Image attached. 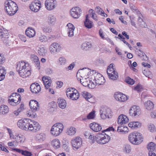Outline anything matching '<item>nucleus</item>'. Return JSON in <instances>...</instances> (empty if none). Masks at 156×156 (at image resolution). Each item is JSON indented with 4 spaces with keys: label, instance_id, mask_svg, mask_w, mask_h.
Returning a JSON list of instances; mask_svg holds the SVG:
<instances>
[{
    "label": "nucleus",
    "instance_id": "obj_1",
    "mask_svg": "<svg viewBox=\"0 0 156 156\" xmlns=\"http://www.w3.org/2000/svg\"><path fill=\"white\" fill-rule=\"evenodd\" d=\"M4 8L6 12L11 16L15 14L18 10L16 4L11 0H7L5 2Z\"/></svg>",
    "mask_w": 156,
    "mask_h": 156
},
{
    "label": "nucleus",
    "instance_id": "obj_2",
    "mask_svg": "<svg viewBox=\"0 0 156 156\" xmlns=\"http://www.w3.org/2000/svg\"><path fill=\"white\" fill-rule=\"evenodd\" d=\"M129 140L132 144L137 145L141 143L143 141L142 134L139 133H132L129 136Z\"/></svg>",
    "mask_w": 156,
    "mask_h": 156
},
{
    "label": "nucleus",
    "instance_id": "obj_3",
    "mask_svg": "<svg viewBox=\"0 0 156 156\" xmlns=\"http://www.w3.org/2000/svg\"><path fill=\"white\" fill-rule=\"evenodd\" d=\"M110 139V137L108 134H104V133H98L95 136V141L99 144H105L108 142Z\"/></svg>",
    "mask_w": 156,
    "mask_h": 156
},
{
    "label": "nucleus",
    "instance_id": "obj_4",
    "mask_svg": "<svg viewBox=\"0 0 156 156\" xmlns=\"http://www.w3.org/2000/svg\"><path fill=\"white\" fill-rule=\"evenodd\" d=\"M16 69L20 76H23V72L30 70L28 64L24 61L19 62L17 64Z\"/></svg>",
    "mask_w": 156,
    "mask_h": 156
},
{
    "label": "nucleus",
    "instance_id": "obj_5",
    "mask_svg": "<svg viewBox=\"0 0 156 156\" xmlns=\"http://www.w3.org/2000/svg\"><path fill=\"white\" fill-rule=\"evenodd\" d=\"M21 100L20 95L18 93H13L9 97L8 102L12 106H15L19 104Z\"/></svg>",
    "mask_w": 156,
    "mask_h": 156
},
{
    "label": "nucleus",
    "instance_id": "obj_6",
    "mask_svg": "<svg viewBox=\"0 0 156 156\" xmlns=\"http://www.w3.org/2000/svg\"><path fill=\"white\" fill-rule=\"evenodd\" d=\"M114 64H111L108 67L107 70V74L109 78L113 80H116L118 78L117 72L113 67Z\"/></svg>",
    "mask_w": 156,
    "mask_h": 156
},
{
    "label": "nucleus",
    "instance_id": "obj_7",
    "mask_svg": "<svg viewBox=\"0 0 156 156\" xmlns=\"http://www.w3.org/2000/svg\"><path fill=\"white\" fill-rule=\"evenodd\" d=\"M63 124L60 123H57L54 124L51 130V133L54 136L59 135L62 132L63 129Z\"/></svg>",
    "mask_w": 156,
    "mask_h": 156
},
{
    "label": "nucleus",
    "instance_id": "obj_8",
    "mask_svg": "<svg viewBox=\"0 0 156 156\" xmlns=\"http://www.w3.org/2000/svg\"><path fill=\"white\" fill-rule=\"evenodd\" d=\"M100 116L102 119H110L112 117V111L109 108L102 107L100 109Z\"/></svg>",
    "mask_w": 156,
    "mask_h": 156
},
{
    "label": "nucleus",
    "instance_id": "obj_9",
    "mask_svg": "<svg viewBox=\"0 0 156 156\" xmlns=\"http://www.w3.org/2000/svg\"><path fill=\"white\" fill-rule=\"evenodd\" d=\"M66 94L68 98L73 100H77L80 96V94L78 91L74 90L73 88L68 89L66 91Z\"/></svg>",
    "mask_w": 156,
    "mask_h": 156
},
{
    "label": "nucleus",
    "instance_id": "obj_10",
    "mask_svg": "<svg viewBox=\"0 0 156 156\" xmlns=\"http://www.w3.org/2000/svg\"><path fill=\"white\" fill-rule=\"evenodd\" d=\"M29 119H22L17 122V125L20 129L25 130H28L29 126L30 121Z\"/></svg>",
    "mask_w": 156,
    "mask_h": 156
},
{
    "label": "nucleus",
    "instance_id": "obj_11",
    "mask_svg": "<svg viewBox=\"0 0 156 156\" xmlns=\"http://www.w3.org/2000/svg\"><path fill=\"white\" fill-rule=\"evenodd\" d=\"M84 69L79 70L77 73V76H80L82 79H80V83L85 87H88L89 85V78L88 77L84 78L83 74L85 73V71L83 70Z\"/></svg>",
    "mask_w": 156,
    "mask_h": 156
},
{
    "label": "nucleus",
    "instance_id": "obj_12",
    "mask_svg": "<svg viewBox=\"0 0 156 156\" xmlns=\"http://www.w3.org/2000/svg\"><path fill=\"white\" fill-rule=\"evenodd\" d=\"M42 81L47 91L50 94H54V92L53 89L50 88H48L51 84V81L50 78L47 76H43L42 78Z\"/></svg>",
    "mask_w": 156,
    "mask_h": 156
},
{
    "label": "nucleus",
    "instance_id": "obj_13",
    "mask_svg": "<svg viewBox=\"0 0 156 156\" xmlns=\"http://www.w3.org/2000/svg\"><path fill=\"white\" fill-rule=\"evenodd\" d=\"M28 130L33 132H37L41 129V126L37 122L33 120H30L29 126Z\"/></svg>",
    "mask_w": 156,
    "mask_h": 156
},
{
    "label": "nucleus",
    "instance_id": "obj_14",
    "mask_svg": "<svg viewBox=\"0 0 156 156\" xmlns=\"http://www.w3.org/2000/svg\"><path fill=\"white\" fill-rule=\"evenodd\" d=\"M61 48V46L59 44L54 43L50 45L49 50L51 54L55 55L60 52Z\"/></svg>",
    "mask_w": 156,
    "mask_h": 156
},
{
    "label": "nucleus",
    "instance_id": "obj_15",
    "mask_svg": "<svg viewBox=\"0 0 156 156\" xmlns=\"http://www.w3.org/2000/svg\"><path fill=\"white\" fill-rule=\"evenodd\" d=\"M30 9L35 12H37L41 7V2L37 0H35L29 5Z\"/></svg>",
    "mask_w": 156,
    "mask_h": 156
},
{
    "label": "nucleus",
    "instance_id": "obj_16",
    "mask_svg": "<svg viewBox=\"0 0 156 156\" xmlns=\"http://www.w3.org/2000/svg\"><path fill=\"white\" fill-rule=\"evenodd\" d=\"M129 113L132 117H135L138 116L140 113V108L138 106L133 105L130 108Z\"/></svg>",
    "mask_w": 156,
    "mask_h": 156
},
{
    "label": "nucleus",
    "instance_id": "obj_17",
    "mask_svg": "<svg viewBox=\"0 0 156 156\" xmlns=\"http://www.w3.org/2000/svg\"><path fill=\"white\" fill-rule=\"evenodd\" d=\"M82 142L81 138L77 136L73 139L71 140V144L73 147L78 149L81 147Z\"/></svg>",
    "mask_w": 156,
    "mask_h": 156
},
{
    "label": "nucleus",
    "instance_id": "obj_18",
    "mask_svg": "<svg viewBox=\"0 0 156 156\" xmlns=\"http://www.w3.org/2000/svg\"><path fill=\"white\" fill-rule=\"evenodd\" d=\"M81 12V9L79 7H76L71 9L70 14L71 16L74 18L77 19L80 16Z\"/></svg>",
    "mask_w": 156,
    "mask_h": 156
},
{
    "label": "nucleus",
    "instance_id": "obj_19",
    "mask_svg": "<svg viewBox=\"0 0 156 156\" xmlns=\"http://www.w3.org/2000/svg\"><path fill=\"white\" fill-rule=\"evenodd\" d=\"M56 0H46L45 2V7L49 10L53 9L56 7Z\"/></svg>",
    "mask_w": 156,
    "mask_h": 156
},
{
    "label": "nucleus",
    "instance_id": "obj_20",
    "mask_svg": "<svg viewBox=\"0 0 156 156\" xmlns=\"http://www.w3.org/2000/svg\"><path fill=\"white\" fill-rule=\"evenodd\" d=\"M115 99L119 101L124 102L128 100L127 97L121 93L116 92L114 94Z\"/></svg>",
    "mask_w": 156,
    "mask_h": 156
},
{
    "label": "nucleus",
    "instance_id": "obj_21",
    "mask_svg": "<svg viewBox=\"0 0 156 156\" xmlns=\"http://www.w3.org/2000/svg\"><path fill=\"white\" fill-rule=\"evenodd\" d=\"M94 80L95 83L98 85L103 84L105 82L104 78L100 73H98L94 76Z\"/></svg>",
    "mask_w": 156,
    "mask_h": 156
},
{
    "label": "nucleus",
    "instance_id": "obj_22",
    "mask_svg": "<svg viewBox=\"0 0 156 156\" xmlns=\"http://www.w3.org/2000/svg\"><path fill=\"white\" fill-rule=\"evenodd\" d=\"M29 106L32 111L35 112L39 109V105L38 102L34 100L30 101Z\"/></svg>",
    "mask_w": 156,
    "mask_h": 156
},
{
    "label": "nucleus",
    "instance_id": "obj_23",
    "mask_svg": "<svg viewBox=\"0 0 156 156\" xmlns=\"http://www.w3.org/2000/svg\"><path fill=\"white\" fill-rule=\"evenodd\" d=\"M30 90L32 93L37 94L41 91V87L39 84L36 83H33L30 87Z\"/></svg>",
    "mask_w": 156,
    "mask_h": 156
},
{
    "label": "nucleus",
    "instance_id": "obj_24",
    "mask_svg": "<svg viewBox=\"0 0 156 156\" xmlns=\"http://www.w3.org/2000/svg\"><path fill=\"white\" fill-rule=\"evenodd\" d=\"M128 118L125 115H120L118 119V122L119 124H124L128 122Z\"/></svg>",
    "mask_w": 156,
    "mask_h": 156
},
{
    "label": "nucleus",
    "instance_id": "obj_25",
    "mask_svg": "<svg viewBox=\"0 0 156 156\" xmlns=\"http://www.w3.org/2000/svg\"><path fill=\"white\" fill-rule=\"evenodd\" d=\"M31 59L34 64L36 68L38 69H40V62L38 57L35 55H32L31 56Z\"/></svg>",
    "mask_w": 156,
    "mask_h": 156
},
{
    "label": "nucleus",
    "instance_id": "obj_26",
    "mask_svg": "<svg viewBox=\"0 0 156 156\" xmlns=\"http://www.w3.org/2000/svg\"><path fill=\"white\" fill-rule=\"evenodd\" d=\"M16 143L18 144H21L24 143L25 140L26 138L24 136L21 134H19L17 135H15L14 139Z\"/></svg>",
    "mask_w": 156,
    "mask_h": 156
},
{
    "label": "nucleus",
    "instance_id": "obj_27",
    "mask_svg": "<svg viewBox=\"0 0 156 156\" xmlns=\"http://www.w3.org/2000/svg\"><path fill=\"white\" fill-rule=\"evenodd\" d=\"M93 46L92 43L90 42H85L81 45V48L84 51H87L91 48Z\"/></svg>",
    "mask_w": 156,
    "mask_h": 156
},
{
    "label": "nucleus",
    "instance_id": "obj_28",
    "mask_svg": "<svg viewBox=\"0 0 156 156\" xmlns=\"http://www.w3.org/2000/svg\"><path fill=\"white\" fill-rule=\"evenodd\" d=\"M149 154L156 152V144L153 142H151L147 146Z\"/></svg>",
    "mask_w": 156,
    "mask_h": 156
},
{
    "label": "nucleus",
    "instance_id": "obj_29",
    "mask_svg": "<svg viewBox=\"0 0 156 156\" xmlns=\"http://www.w3.org/2000/svg\"><path fill=\"white\" fill-rule=\"evenodd\" d=\"M90 126L92 130L96 132L99 131L101 129V126L95 122L90 123Z\"/></svg>",
    "mask_w": 156,
    "mask_h": 156
},
{
    "label": "nucleus",
    "instance_id": "obj_30",
    "mask_svg": "<svg viewBox=\"0 0 156 156\" xmlns=\"http://www.w3.org/2000/svg\"><path fill=\"white\" fill-rule=\"evenodd\" d=\"M81 94L83 97L89 102L91 103L94 102L92 101L93 98L90 93L86 91H84L81 93Z\"/></svg>",
    "mask_w": 156,
    "mask_h": 156
},
{
    "label": "nucleus",
    "instance_id": "obj_31",
    "mask_svg": "<svg viewBox=\"0 0 156 156\" xmlns=\"http://www.w3.org/2000/svg\"><path fill=\"white\" fill-rule=\"evenodd\" d=\"M26 35L30 38L32 37L35 35V31L32 28L28 27L25 31Z\"/></svg>",
    "mask_w": 156,
    "mask_h": 156
},
{
    "label": "nucleus",
    "instance_id": "obj_32",
    "mask_svg": "<svg viewBox=\"0 0 156 156\" xmlns=\"http://www.w3.org/2000/svg\"><path fill=\"white\" fill-rule=\"evenodd\" d=\"M68 27V34L69 37H71L73 35V31L75 27L73 25L70 23H68L67 25Z\"/></svg>",
    "mask_w": 156,
    "mask_h": 156
},
{
    "label": "nucleus",
    "instance_id": "obj_33",
    "mask_svg": "<svg viewBox=\"0 0 156 156\" xmlns=\"http://www.w3.org/2000/svg\"><path fill=\"white\" fill-rule=\"evenodd\" d=\"M141 125V123L139 122H131L128 124L129 127L132 129L139 128Z\"/></svg>",
    "mask_w": 156,
    "mask_h": 156
},
{
    "label": "nucleus",
    "instance_id": "obj_34",
    "mask_svg": "<svg viewBox=\"0 0 156 156\" xmlns=\"http://www.w3.org/2000/svg\"><path fill=\"white\" fill-rule=\"evenodd\" d=\"M9 112L8 107L4 105H2L0 106V113L3 115L7 114Z\"/></svg>",
    "mask_w": 156,
    "mask_h": 156
},
{
    "label": "nucleus",
    "instance_id": "obj_35",
    "mask_svg": "<svg viewBox=\"0 0 156 156\" xmlns=\"http://www.w3.org/2000/svg\"><path fill=\"white\" fill-rule=\"evenodd\" d=\"M57 103L59 107L62 109H64L66 107V100L64 99L58 98Z\"/></svg>",
    "mask_w": 156,
    "mask_h": 156
},
{
    "label": "nucleus",
    "instance_id": "obj_36",
    "mask_svg": "<svg viewBox=\"0 0 156 156\" xmlns=\"http://www.w3.org/2000/svg\"><path fill=\"white\" fill-rule=\"evenodd\" d=\"M6 74V70L5 68L2 66H0V81L5 79Z\"/></svg>",
    "mask_w": 156,
    "mask_h": 156
},
{
    "label": "nucleus",
    "instance_id": "obj_37",
    "mask_svg": "<svg viewBox=\"0 0 156 156\" xmlns=\"http://www.w3.org/2000/svg\"><path fill=\"white\" fill-rule=\"evenodd\" d=\"M51 144L53 147L55 149L58 148L60 146V142L59 140L56 139L52 140Z\"/></svg>",
    "mask_w": 156,
    "mask_h": 156
},
{
    "label": "nucleus",
    "instance_id": "obj_38",
    "mask_svg": "<svg viewBox=\"0 0 156 156\" xmlns=\"http://www.w3.org/2000/svg\"><path fill=\"white\" fill-rule=\"evenodd\" d=\"M85 26L87 28L90 29L93 27L92 22L88 19V15L86 16V20L84 22Z\"/></svg>",
    "mask_w": 156,
    "mask_h": 156
},
{
    "label": "nucleus",
    "instance_id": "obj_39",
    "mask_svg": "<svg viewBox=\"0 0 156 156\" xmlns=\"http://www.w3.org/2000/svg\"><path fill=\"white\" fill-rule=\"evenodd\" d=\"M145 106L146 109L148 110H150L153 109L154 107V105L153 103L150 100L147 101L144 104Z\"/></svg>",
    "mask_w": 156,
    "mask_h": 156
},
{
    "label": "nucleus",
    "instance_id": "obj_40",
    "mask_svg": "<svg viewBox=\"0 0 156 156\" xmlns=\"http://www.w3.org/2000/svg\"><path fill=\"white\" fill-rule=\"evenodd\" d=\"M8 31L4 29H2L0 28V38H8Z\"/></svg>",
    "mask_w": 156,
    "mask_h": 156
},
{
    "label": "nucleus",
    "instance_id": "obj_41",
    "mask_svg": "<svg viewBox=\"0 0 156 156\" xmlns=\"http://www.w3.org/2000/svg\"><path fill=\"white\" fill-rule=\"evenodd\" d=\"M48 23L51 24H54L56 22V18L52 14L49 15L48 17Z\"/></svg>",
    "mask_w": 156,
    "mask_h": 156
},
{
    "label": "nucleus",
    "instance_id": "obj_42",
    "mask_svg": "<svg viewBox=\"0 0 156 156\" xmlns=\"http://www.w3.org/2000/svg\"><path fill=\"white\" fill-rule=\"evenodd\" d=\"M67 60L66 58L63 56L60 57L58 61V64L60 66L64 65L66 63Z\"/></svg>",
    "mask_w": 156,
    "mask_h": 156
},
{
    "label": "nucleus",
    "instance_id": "obj_43",
    "mask_svg": "<svg viewBox=\"0 0 156 156\" xmlns=\"http://www.w3.org/2000/svg\"><path fill=\"white\" fill-rule=\"evenodd\" d=\"M76 131V129L75 128L71 127L68 129L66 133L69 136H73L75 134Z\"/></svg>",
    "mask_w": 156,
    "mask_h": 156
},
{
    "label": "nucleus",
    "instance_id": "obj_44",
    "mask_svg": "<svg viewBox=\"0 0 156 156\" xmlns=\"http://www.w3.org/2000/svg\"><path fill=\"white\" fill-rule=\"evenodd\" d=\"M95 10L96 12L98 14L101 15L104 17H106L105 15L106 16V17L107 16V14L104 13L103 11L99 6L96 7L95 9Z\"/></svg>",
    "mask_w": 156,
    "mask_h": 156
},
{
    "label": "nucleus",
    "instance_id": "obj_45",
    "mask_svg": "<svg viewBox=\"0 0 156 156\" xmlns=\"http://www.w3.org/2000/svg\"><path fill=\"white\" fill-rule=\"evenodd\" d=\"M38 53L41 55H45L47 53V50L43 47H41L39 48L37 50Z\"/></svg>",
    "mask_w": 156,
    "mask_h": 156
},
{
    "label": "nucleus",
    "instance_id": "obj_46",
    "mask_svg": "<svg viewBox=\"0 0 156 156\" xmlns=\"http://www.w3.org/2000/svg\"><path fill=\"white\" fill-rule=\"evenodd\" d=\"M123 151L126 153H129L131 151V147L128 144L124 145L123 148Z\"/></svg>",
    "mask_w": 156,
    "mask_h": 156
},
{
    "label": "nucleus",
    "instance_id": "obj_47",
    "mask_svg": "<svg viewBox=\"0 0 156 156\" xmlns=\"http://www.w3.org/2000/svg\"><path fill=\"white\" fill-rule=\"evenodd\" d=\"M45 135L42 133L37 134L36 136V139L38 140L43 141L45 139Z\"/></svg>",
    "mask_w": 156,
    "mask_h": 156
},
{
    "label": "nucleus",
    "instance_id": "obj_48",
    "mask_svg": "<svg viewBox=\"0 0 156 156\" xmlns=\"http://www.w3.org/2000/svg\"><path fill=\"white\" fill-rule=\"evenodd\" d=\"M56 104L54 102H51L49 103V108L48 110L49 111L53 112L55 109L56 108Z\"/></svg>",
    "mask_w": 156,
    "mask_h": 156
},
{
    "label": "nucleus",
    "instance_id": "obj_49",
    "mask_svg": "<svg viewBox=\"0 0 156 156\" xmlns=\"http://www.w3.org/2000/svg\"><path fill=\"white\" fill-rule=\"evenodd\" d=\"M126 82L130 85H132L135 83V81L129 77H127L125 79Z\"/></svg>",
    "mask_w": 156,
    "mask_h": 156
},
{
    "label": "nucleus",
    "instance_id": "obj_50",
    "mask_svg": "<svg viewBox=\"0 0 156 156\" xmlns=\"http://www.w3.org/2000/svg\"><path fill=\"white\" fill-rule=\"evenodd\" d=\"M89 12L90 15H91V17L95 20H97V18L96 14L94 12V10L92 9H90Z\"/></svg>",
    "mask_w": 156,
    "mask_h": 156
},
{
    "label": "nucleus",
    "instance_id": "obj_51",
    "mask_svg": "<svg viewBox=\"0 0 156 156\" xmlns=\"http://www.w3.org/2000/svg\"><path fill=\"white\" fill-rule=\"evenodd\" d=\"M95 117L94 111L91 112H90L87 116V118L88 119H93Z\"/></svg>",
    "mask_w": 156,
    "mask_h": 156
},
{
    "label": "nucleus",
    "instance_id": "obj_52",
    "mask_svg": "<svg viewBox=\"0 0 156 156\" xmlns=\"http://www.w3.org/2000/svg\"><path fill=\"white\" fill-rule=\"evenodd\" d=\"M148 129L149 131L151 132H154L156 131L155 126L153 124H150L148 125Z\"/></svg>",
    "mask_w": 156,
    "mask_h": 156
},
{
    "label": "nucleus",
    "instance_id": "obj_53",
    "mask_svg": "<svg viewBox=\"0 0 156 156\" xmlns=\"http://www.w3.org/2000/svg\"><path fill=\"white\" fill-rule=\"evenodd\" d=\"M23 74H24V75H23V76H20L24 78H26L27 77H28L31 74V72L30 70H28L26 72H24Z\"/></svg>",
    "mask_w": 156,
    "mask_h": 156
},
{
    "label": "nucleus",
    "instance_id": "obj_54",
    "mask_svg": "<svg viewBox=\"0 0 156 156\" xmlns=\"http://www.w3.org/2000/svg\"><path fill=\"white\" fill-rule=\"evenodd\" d=\"M134 89L138 92L141 91L142 90V87L141 85L138 84L135 87Z\"/></svg>",
    "mask_w": 156,
    "mask_h": 156
},
{
    "label": "nucleus",
    "instance_id": "obj_55",
    "mask_svg": "<svg viewBox=\"0 0 156 156\" xmlns=\"http://www.w3.org/2000/svg\"><path fill=\"white\" fill-rule=\"evenodd\" d=\"M6 129L9 134L10 138L11 139H14L15 136L13 135L12 130L8 128H7Z\"/></svg>",
    "mask_w": 156,
    "mask_h": 156
},
{
    "label": "nucleus",
    "instance_id": "obj_56",
    "mask_svg": "<svg viewBox=\"0 0 156 156\" xmlns=\"http://www.w3.org/2000/svg\"><path fill=\"white\" fill-rule=\"evenodd\" d=\"M22 154L26 156H31L32 155V154L30 152L27 151H23Z\"/></svg>",
    "mask_w": 156,
    "mask_h": 156
},
{
    "label": "nucleus",
    "instance_id": "obj_57",
    "mask_svg": "<svg viewBox=\"0 0 156 156\" xmlns=\"http://www.w3.org/2000/svg\"><path fill=\"white\" fill-rule=\"evenodd\" d=\"M91 81V80H90ZM89 83L88 87L90 88L93 89L95 87V85L94 83L93 82L90 81V79L89 78Z\"/></svg>",
    "mask_w": 156,
    "mask_h": 156
},
{
    "label": "nucleus",
    "instance_id": "obj_58",
    "mask_svg": "<svg viewBox=\"0 0 156 156\" xmlns=\"http://www.w3.org/2000/svg\"><path fill=\"white\" fill-rule=\"evenodd\" d=\"M129 6L132 11H136L137 10V7L132 3H130Z\"/></svg>",
    "mask_w": 156,
    "mask_h": 156
},
{
    "label": "nucleus",
    "instance_id": "obj_59",
    "mask_svg": "<svg viewBox=\"0 0 156 156\" xmlns=\"http://www.w3.org/2000/svg\"><path fill=\"white\" fill-rule=\"evenodd\" d=\"M138 21L139 23V25L142 27H143L145 24V23L141 18L139 17Z\"/></svg>",
    "mask_w": 156,
    "mask_h": 156
},
{
    "label": "nucleus",
    "instance_id": "obj_60",
    "mask_svg": "<svg viewBox=\"0 0 156 156\" xmlns=\"http://www.w3.org/2000/svg\"><path fill=\"white\" fill-rule=\"evenodd\" d=\"M88 137L89 139L91 140L93 143L95 141V136H94V134L90 133Z\"/></svg>",
    "mask_w": 156,
    "mask_h": 156
},
{
    "label": "nucleus",
    "instance_id": "obj_61",
    "mask_svg": "<svg viewBox=\"0 0 156 156\" xmlns=\"http://www.w3.org/2000/svg\"><path fill=\"white\" fill-rule=\"evenodd\" d=\"M43 30L45 32H50L51 31V29L49 27H46L43 28Z\"/></svg>",
    "mask_w": 156,
    "mask_h": 156
},
{
    "label": "nucleus",
    "instance_id": "obj_62",
    "mask_svg": "<svg viewBox=\"0 0 156 156\" xmlns=\"http://www.w3.org/2000/svg\"><path fill=\"white\" fill-rule=\"evenodd\" d=\"M24 105L23 104H21L20 107L17 110V111L20 113L23 111L24 109Z\"/></svg>",
    "mask_w": 156,
    "mask_h": 156
},
{
    "label": "nucleus",
    "instance_id": "obj_63",
    "mask_svg": "<svg viewBox=\"0 0 156 156\" xmlns=\"http://www.w3.org/2000/svg\"><path fill=\"white\" fill-rule=\"evenodd\" d=\"M0 150L3 151L7 153L9 152L8 150H7L5 147L1 144H0Z\"/></svg>",
    "mask_w": 156,
    "mask_h": 156
},
{
    "label": "nucleus",
    "instance_id": "obj_64",
    "mask_svg": "<svg viewBox=\"0 0 156 156\" xmlns=\"http://www.w3.org/2000/svg\"><path fill=\"white\" fill-rule=\"evenodd\" d=\"M12 150L15 151L16 152H18L20 153H21L22 154L23 151V150H21L18 148H13Z\"/></svg>",
    "mask_w": 156,
    "mask_h": 156
}]
</instances>
